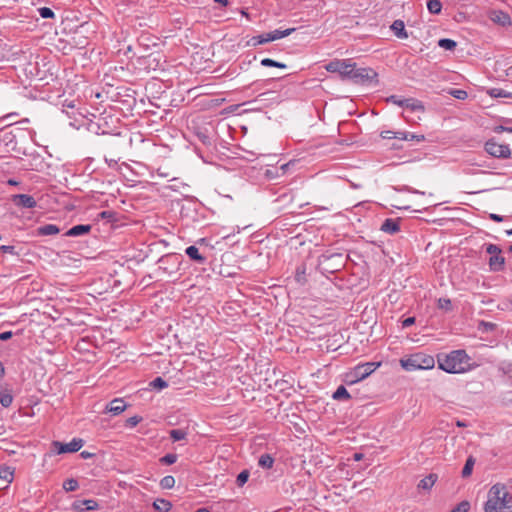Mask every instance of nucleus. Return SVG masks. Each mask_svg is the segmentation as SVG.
Here are the masks:
<instances>
[{
	"instance_id": "63",
	"label": "nucleus",
	"mask_w": 512,
	"mask_h": 512,
	"mask_svg": "<svg viewBox=\"0 0 512 512\" xmlns=\"http://www.w3.org/2000/svg\"><path fill=\"white\" fill-rule=\"evenodd\" d=\"M8 184H10V185H17L18 182L15 181V180L10 179V180H8Z\"/></svg>"
},
{
	"instance_id": "15",
	"label": "nucleus",
	"mask_w": 512,
	"mask_h": 512,
	"mask_svg": "<svg viewBox=\"0 0 512 512\" xmlns=\"http://www.w3.org/2000/svg\"><path fill=\"white\" fill-rule=\"evenodd\" d=\"M92 229V226L89 224H79L71 227L66 233L65 236L68 237H78L85 234H88Z\"/></svg>"
},
{
	"instance_id": "52",
	"label": "nucleus",
	"mask_w": 512,
	"mask_h": 512,
	"mask_svg": "<svg viewBox=\"0 0 512 512\" xmlns=\"http://www.w3.org/2000/svg\"><path fill=\"white\" fill-rule=\"evenodd\" d=\"M393 134H395L394 131H391V130H387V131H382L380 136L383 138V139H393Z\"/></svg>"
},
{
	"instance_id": "40",
	"label": "nucleus",
	"mask_w": 512,
	"mask_h": 512,
	"mask_svg": "<svg viewBox=\"0 0 512 512\" xmlns=\"http://www.w3.org/2000/svg\"><path fill=\"white\" fill-rule=\"evenodd\" d=\"M499 370L502 371L503 374L507 375L512 379V363L511 362H502L499 366Z\"/></svg>"
},
{
	"instance_id": "38",
	"label": "nucleus",
	"mask_w": 512,
	"mask_h": 512,
	"mask_svg": "<svg viewBox=\"0 0 512 512\" xmlns=\"http://www.w3.org/2000/svg\"><path fill=\"white\" fill-rule=\"evenodd\" d=\"M178 459L177 454L174 453H168L162 458H160V462L165 465H172L174 464Z\"/></svg>"
},
{
	"instance_id": "61",
	"label": "nucleus",
	"mask_w": 512,
	"mask_h": 512,
	"mask_svg": "<svg viewBox=\"0 0 512 512\" xmlns=\"http://www.w3.org/2000/svg\"><path fill=\"white\" fill-rule=\"evenodd\" d=\"M361 458H362V454H359V453L354 454V459L356 461L360 460Z\"/></svg>"
},
{
	"instance_id": "9",
	"label": "nucleus",
	"mask_w": 512,
	"mask_h": 512,
	"mask_svg": "<svg viewBox=\"0 0 512 512\" xmlns=\"http://www.w3.org/2000/svg\"><path fill=\"white\" fill-rule=\"evenodd\" d=\"M12 203L18 208L32 209L37 205L33 196L28 194H15L11 197Z\"/></svg>"
},
{
	"instance_id": "25",
	"label": "nucleus",
	"mask_w": 512,
	"mask_h": 512,
	"mask_svg": "<svg viewBox=\"0 0 512 512\" xmlns=\"http://www.w3.org/2000/svg\"><path fill=\"white\" fill-rule=\"evenodd\" d=\"M274 464V458L270 454H262L258 459V465L264 469H271Z\"/></svg>"
},
{
	"instance_id": "21",
	"label": "nucleus",
	"mask_w": 512,
	"mask_h": 512,
	"mask_svg": "<svg viewBox=\"0 0 512 512\" xmlns=\"http://www.w3.org/2000/svg\"><path fill=\"white\" fill-rule=\"evenodd\" d=\"M268 42H272L270 35H269V33H264V34L253 36L252 38H250L247 41V46L255 47V46L262 45V44H265Z\"/></svg>"
},
{
	"instance_id": "30",
	"label": "nucleus",
	"mask_w": 512,
	"mask_h": 512,
	"mask_svg": "<svg viewBox=\"0 0 512 512\" xmlns=\"http://www.w3.org/2000/svg\"><path fill=\"white\" fill-rule=\"evenodd\" d=\"M305 275H306V266L304 264L297 266L296 272H295V280L298 283L303 284L306 281Z\"/></svg>"
},
{
	"instance_id": "39",
	"label": "nucleus",
	"mask_w": 512,
	"mask_h": 512,
	"mask_svg": "<svg viewBox=\"0 0 512 512\" xmlns=\"http://www.w3.org/2000/svg\"><path fill=\"white\" fill-rule=\"evenodd\" d=\"M388 102H392L400 107H408L409 106V99H399L397 96L392 95L387 99Z\"/></svg>"
},
{
	"instance_id": "56",
	"label": "nucleus",
	"mask_w": 512,
	"mask_h": 512,
	"mask_svg": "<svg viewBox=\"0 0 512 512\" xmlns=\"http://www.w3.org/2000/svg\"><path fill=\"white\" fill-rule=\"evenodd\" d=\"M105 161L106 163L108 164L109 167L113 168L117 165V160L115 159H108V158H105Z\"/></svg>"
},
{
	"instance_id": "2",
	"label": "nucleus",
	"mask_w": 512,
	"mask_h": 512,
	"mask_svg": "<svg viewBox=\"0 0 512 512\" xmlns=\"http://www.w3.org/2000/svg\"><path fill=\"white\" fill-rule=\"evenodd\" d=\"M470 357L465 350H454L447 355L438 356V367L452 374L464 373L470 369Z\"/></svg>"
},
{
	"instance_id": "19",
	"label": "nucleus",
	"mask_w": 512,
	"mask_h": 512,
	"mask_svg": "<svg viewBox=\"0 0 512 512\" xmlns=\"http://www.w3.org/2000/svg\"><path fill=\"white\" fill-rule=\"evenodd\" d=\"M391 30L393 31L394 35L399 39H406L408 38V34L405 30V24L402 20H395L391 25Z\"/></svg>"
},
{
	"instance_id": "44",
	"label": "nucleus",
	"mask_w": 512,
	"mask_h": 512,
	"mask_svg": "<svg viewBox=\"0 0 512 512\" xmlns=\"http://www.w3.org/2000/svg\"><path fill=\"white\" fill-rule=\"evenodd\" d=\"M142 421V417L135 415L126 420V427L134 428Z\"/></svg>"
},
{
	"instance_id": "16",
	"label": "nucleus",
	"mask_w": 512,
	"mask_h": 512,
	"mask_svg": "<svg viewBox=\"0 0 512 512\" xmlns=\"http://www.w3.org/2000/svg\"><path fill=\"white\" fill-rule=\"evenodd\" d=\"M186 255L193 261L204 264L206 262V258L199 252V249L194 246H188L185 250Z\"/></svg>"
},
{
	"instance_id": "57",
	"label": "nucleus",
	"mask_w": 512,
	"mask_h": 512,
	"mask_svg": "<svg viewBox=\"0 0 512 512\" xmlns=\"http://www.w3.org/2000/svg\"><path fill=\"white\" fill-rule=\"evenodd\" d=\"M80 456L83 458V459H89L93 456L92 453L88 452V451H82L80 453Z\"/></svg>"
},
{
	"instance_id": "8",
	"label": "nucleus",
	"mask_w": 512,
	"mask_h": 512,
	"mask_svg": "<svg viewBox=\"0 0 512 512\" xmlns=\"http://www.w3.org/2000/svg\"><path fill=\"white\" fill-rule=\"evenodd\" d=\"M379 366H380V363H377V362H366V363L358 364L353 369V372H352V375L355 378L354 381H359V380H363V379L367 378Z\"/></svg>"
},
{
	"instance_id": "48",
	"label": "nucleus",
	"mask_w": 512,
	"mask_h": 512,
	"mask_svg": "<svg viewBox=\"0 0 512 512\" xmlns=\"http://www.w3.org/2000/svg\"><path fill=\"white\" fill-rule=\"evenodd\" d=\"M486 252L491 256L501 254V249L495 244H489L486 247Z\"/></svg>"
},
{
	"instance_id": "54",
	"label": "nucleus",
	"mask_w": 512,
	"mask_h": 512,
	"mask_svg": "<svg viewBox=\"0 0 512 512\" xmlns=\"http://www.w3.org/2000/svg\"><path fill=\"white\" fill-rule=\"evenodd\" d=\"M489 219L492 220V221H495V222H502L503 221V216L495 214V213H490L489 214Z\"/></svg>"
},
{
	"instance_id": "5",
	"label": "nucleus",
	"mask_w": 512,
	"mask_h": 512,
	"mask_svg": "<svg viewBox=\"0 0 512 512\" xmlns=\"http://www.w3.org/2000/svg\"><path fill=\"white\" fill-rule=\"evenodd\" d=\"M378 74L371 68H356L354 66L351 81L356 84L377 82Z\"/></svg>"
},
{
	"instance_id": "46",
	"label": "nucleus",
	"mask_w": 512,
	"mask_h": 512,
	"mask_svg": "<svg viewBox=\"0 0 512 512\" xmlns=\"http://www.w3.org/2000/svg\"><path fill=\"white\" fill-rule=\"evenodd\" d=\"M0 251L3 253L11 254V255H16V256L19 255L18 252L16 251L15 246H13V245H1Z\"/></svg>"
},
{
	"instance_id": "27",
	"label": "nucleus",
	"mask_w": 512,
	"mask_h": 512,
	"mask_svg": "<svg viewBox=\"0 0 512 512\" xmlns=\"http://www.w3.org/2000/svg\"><path fill=\"white\" fill-rule=\"evenodd\" d=\"M294 30H295L294 28H288L285 30L276 29V30L268 32V33L270 35L271 40L275 41V40L282 39L284 37L289 36Z\"/></svg>"
},
{
	"instance_id": "4",
	"label": "nucleus",
	"mask_w": 512,
	"mask_h": 512,
	"mask_svg": "<svg viewBox=\"0 0 512 512\" xmlns=\"http://www.w3.org/2000/svg\"><path fill=\"white\" fill-rule=\"evenodd\" d=\"M355 62L350 59H335L325 65V69L330 73H338L342 80H351Z\"/></svg>"
},
{
	"instance_id": "37",
	"label": "nucleus",
	"mask_w": 512,
	"mask_h": 512,
	"mask_svg": "<svg viewBox=\"0 0 512 512\" xmlns=\"http://www.w3.org/2000/svg\"><path fill=\"white\" fill-rule=\"evenodd\" d=\"M150 386L155 389L161 390L168 387V383L163 378L156 377L154 380L150 382Z\"/></svg>"
},
{
	"instance_id": "43",
	"label": "nucleus",
	"mask_w": 512,
	"mask_h": 512,
	"mask_svg": "<svg viewBox=\"0 0 512 512\" xmlns=\"http://www.w3.org/2000/svg\"><path fill=\"white\" fill-rule=\"evenodd\" d=\"M470 509V504L468 501H462L456 507H454L450 512H468Z\"/></svg>"
},
{
	"instance_id": "32",
	"label": "nucleus",
	"mask_w": 512,
	"mask_h": 512,
	"mask_svg": "<svg viewBox=\"0 0 512 512\" xmlns=\"http://www.w3.org/2000/svg\"><path fill=\"white\" fill-rule=\"evenodd\" d=\"M474 464H475L474 458L472 456L468 457V459L466 460V463L462 469L463 477H468L471 475Z\"/></svg>"
},
{
	"instance_id": "53",
	"label": "nucleus",
	"mask_w": 512,
	"mask_h": 512,
	"mask_svg": "<svg viewBox=\"0 0 512 512\" xmlns=\"http://www.w3.org/2000/svg\"><path fill=\"white\" fill-rule=\"evenodd\" d=\"M13 333L12 331H5L0 334V340L1 341H7L12 337Z\"/></svg>"
},
{
	"instance_id": "7",
	"label": "nucleus",
	"mask_w": 512,
	"mask_h": 512,
	"mask_svg": "<svg viewBox=\"0 0 512 512\" xmlns=\"http://www.w3.org/2000/svg\"><path fill=\"white\" fill-rule=\"evenodd\" d=\"M83 444L84 441L80 438H74L69 443H61L59 441H54L52 443L58 454L77 452L82 448Z\"/></svg>"
},
{
	"instance_id": "45",
	"label": "nucleus",
	"mask_w": 512,
	"mask_h": 512,
	"mask_svg": "<svg viewBox=\"0 0 512 512\" xmlns=\"http://www.w3.org/2000/svg\"><path fill=\"white\" fill-rule=\"evenodd\" d=\"M452 307L451 301L448 298H440L438 300V308L443 310H450Z\"/></svg>"
},
{
	"instance_id": "23",
	"label": "nucleus",
	"mask_w": 512,
	"mask_h": 512,
	"mask_svg": "<svg viewBox=\"0 0 512 512\" xmlns=\"http://www.w3.org/2000/svg\"><path fill=\"white\" fill-rule=\"evenodd\" d=\"M12 402H13L12 391L7 388L0 390V404L3 407L8 408L9 406H11Z\"/></svg>"
},
{
	"instance_id": "51",
	"label": "nucleus",
	"mask_w": 512,
	"mask_h": 512,
	"mask_svg": "<svg viewBox=\"0 0 512 512\" xmlns=\"http://www.w3.org/2000/svg\"><path fill=\"white\" fill-rule=\"evenodd\" d=\"M414 323H415V318L414 317H408V318L403 320L402 327L403 328H407V327L413 325Z\"/></svg>"
},
{
	"instance_id": "50",
	"label": "nucleus",
	"mask_w": 512,
	"mask_h": 512,
	"mask_svg": "<svg viewBox=\"0 0 512 512\" xmlns=\"http://www.w3.org/2000/svg\"><path fill=\"white\" fill-rule=\"evenodd\" d=\"M393 137L395 139L406 140L407 137H408V132H406V131H397V132H395V134H393Z\"/></svg>"
},
{
	"instance_id": "10",
	"label": "nucleus",
	"mask_w": 512,
	"mask_h": 512,
	"mask_svg": "<svg viewBox=\"0 0 512 512\" xmlns=\"http://www.w3.org/2000/svg\"><path fill=\"white\" fill-rule=\"evenodd\" d=\"M292 165H294V162L290 161V162L280 165L279 167H274V166L268 167L264 172V176L268 180L277 179L281 176H284L288 172L289 167Z\"/></svg>"
},
{
	"instance_id": "28",
	"label": "nucleus",
	"mask_w": 512,
	"mask_h": 512,
	"mask_svg": "<svg viewBox=\"0 0 512 512\" xmlns=\"http://www.w3.org/2000/svg\"><path fill=\"white\" fill-rule=\"evenodd\" d=\"M438 46L445 50H454L457 46L456 41L449 38H442L438 41Z\"/></svg>"
},
{
	"instance_id": "3",
	"label": "nucleus",
	"mask_w": 512,
	"mask_h": 512,
	"mask_svg": "<svg viewBox=\"0 0 512 512\" xmlns=\"http://www.w3.org/2000/svg\"><path fill=\"white\" fill-rule=\"evenodd\" d=\"M401 367L406 371L428 370L435 365V360L431 355L419 352L411 354L400 359Z\"/></svg>"
},
{
	"instance_id": "13",
	"label": "nucleus",
	"mask_w": 512,
	"mask_h": 512,
	"mask_svg": "<svg viewBox=\"0 0 512 512\" xmlns=\"http://www.w3.org/2000/svg\"><path fill=\"white\" fill-rule=\"evenodd\" d=\"M126 408L127 405L122 398H115L106 406V411L113 415H119L124 412Z\"/></svg>"
},
{
	"instance_id": "26",
	"label": "nucleus",
	"mask_w": 512,
	"mask_h": 512,
	"mask_svg": "<svg viewBox=\"0 0 512 512\" xmlns=\"http://www.w3.org/2000/svg\"><path fill=\"white\" fill-rule=\"evenodd\" d=\"M334 400L343 401V400H349L351 398L349 392L347 389L341 385L339 386L336 391L332 395Z\"/></svg>"
},
{
	"instance_id": "17",
	"label": "nucleus",
	"mask_w": 512,
	"mask_h": 512,
	"mask_svg": "<svg viewBox=\"0 0 512 512\" xmlns=\"http://www.w3.org/2000/svg\"><path fill=\"white\" fill-rule=\"evenodd\" d=\"M13 480V471L8 466H0V486L7 487Z\"/></svg>"
},
{
	"instance_id": "20",
	"label": "nucleus",
	"mask_w": 512,
	"mask_h": 512,
	"mask_svg": "<svg viewBox=\"0 0 512 512\" xmlns=\"http://www.w3.org/2000/svg\"><path fill=\"white\" fill-rule=\"evenodd\" d=\"M505 259L501 254L491 256L489 259V266L492 271L499 272L504 268Z\"/></svg>"
},
{
	"instance_id": "33",
	"label": "nucleus",
	"mask_w": 512,
	"mask_h": 512,
	"mask_svg": "<svg viewBox=\"0 0 512 512\" xmlns=\"http://www.w3.org/2000/svg\"><path fill=\"white\" fill-rule=\"evenodd\" d=\"M489 95L494 98H509L512 94L501 88H492L489 90Z\"/></svg>"
},
{
	"instance_id": "34",
	"label": "nucleus",
	"mask_w": 512,
	"mask_h": 512,
	"mask_svg": "<svg viewBox=\"0 0 512 512\" xmlns=\"http://www.w3.org/2000/svg\"><path fill=\"white\" fill-rule=\"evenodd\" d=\"M169 435L173 441H180L186 438L187 432L182 429H172L170 430Z\"/></svg>"
},
{
	"instance_id": "31",
	"label": "nucleus",
	"mask_w": 512,
	"mask_h": 512,
	"mask_svg": "<svg viewBox=\"0 0 512 512\" xmlns=\"http://www.w3.org/2000/svg\"><path fill=\"white\" fill-rule=\"evenodd\" d=\"M261 65L265 66V67H276V68H281V69H285L287 67V65L285 63L278 62V61H275L270 58L262 59Z\"/></svg>"
},
{
	"instance_id": "18",
	"label": "nucleus",
	"mask_w": 512,
	"mask_h": 512,
	"mask_svg": "<svg viewBox=\"0 0 512 512\" xmlns=\"http://www.w3.org/2000/svg\"><path fill=\"white\" fill-rule=\"evenodd\" d=\"M59 232H60V229L55 224H45V225L37 227V229H36V234L38 236L56 235Z\"/></svg>"
},
{
	"instance_id": "59",
	"label": "nucleus",
	"mask_w": 512,
	"mask_h": 512,
	"mask_svg": "<svg viewBox=\"0 0 512 512\" xmlns=\"http://www.w3.org/2000/svg\"><path fill=\"white\" fill-rule=\"evenodd\" d=\"M214 1L223 6H227V4H228V0H214Z\"/></svg>"
},
{
	"instance_id": "49",
	"label": "nucleus",
	"mask_w": 512,
	"mask_h": 512,
	"mask_svg": "<svg viewBox=\"0 0 512 512\" xmlns=\"http://www.w3.org/2000/svg\"><path fill=\"white\" fill-rule=\"evenodd\" d=\"M425 140V136L423 134H414L408 132V137L406 141H416V142H423Z\"/></svg>"
},
{
	"instance_id": "22",
	"label": "nucleus",
	"mask_w": 512,
	"mask_h": 512,
	"mask_svg": "<svg viewBox=\"0 0 512 512\" xmlns=\"http://www.w3.org/2000/svg\"><path fill=\"white\" fill-rule=\"evenodd\" d=\"M437 478L438 477L436 474H434V473L429 474L428 476H426L425 478L420 480V482L418 484V488L423 489V490H430L433 487V485L435 484V482L437 481Z\"/></svg>"
},
{
	"instance_id": "12",
	"label": "nucleus",
	"mask_w": 512,
	"mask_h": 512,
	"mask_svg": "<svg viewBox=\"0 0 512 512\" xmlns=\"http://www.w3.org/2000/svg\"><path fill=\"white\" fill-rule=\"evenodd\" d=\"M73 508L77 512L93 511L99 508V504L93 499L79 500L73 503Z\"/></svg>"
},
{
	"instance_id": "14",
	"label": "nucleus",
	"mask_w": 512,
	"mask_h": 512,
	"mask_svg": "<svg viewBox=\"0 0 512 512\" xmlns=\"http://www.w3.org/2000/svg\"><path fill=\"white\" fill-rule=\"evenodd\" d=\"M399 223L400 219L387 218L382 223L380 230L391 235L395 234L400 230Z\"/></svg>"
},
{
	"instance_id": "58",
	"label": "nucleus",
	"mask_w": 512,
	"mask_h": 512,
	"mask_svg": "<svg viewBox=\"0 0 512 512\" xmlns=\"http://www.w3.org/2000/svg\"><path fill=\"white\" fill-rule=\"evenodd\" d=\"M5 374V368L2 362H0V379L3 378Z\"/></svg>"
},
{
	"instance_id": "11",
	"label": "nucleus",
	"mask_w": 512,
	"mask_h": 512,
	"mask_svg": "<svg viewBox=\"0 0 512 512\" xmlns=\"http://www.w3.org/2000/svg\"><path fill=\"white\" fill-rule=\"evenodd\" d=\"M489 19L501 26H508L511 24L510 16L502 10H492L489 12Z\"/></svg>"
},
{
	"instance_id": "55",
	"label": "nucleus",
	"mask_w": 512,
	"mask_h": 512,
	"mask_svg": "<svg viewBox=\"0 0 512 512\" xmlns=\"http://www.w3.org/2000/svg\"><path fill=\"white\" fill-rule=\"evenodd\" d=\"M408 107H410L412 110L423 109V105L419 101H416V102L412 103L411 105L409 104Z\"/></svg>"
},
{
	"instance_id": "35",
	"label": "nucleus",
	"mask_w": 512,
	"mask_h": 512,
	"mask_svg": "<svg viewBox=\"0 0 512 512\" xmlns=\"http://www.w3.org/2000/svg\"><path fill=\"white\" fill-rule=\"evenodd\" d=\"M175 485V478L171 475H167L160 480V487L162 489H171Z\"/></svg>"
},
{
	"instance_id": "60",
	"label": "nucleus",
	"mask_w": 512,
	"mask_h": 512,
	"mask_svg": "<svg viewBox=\"0 0 512 512\" xmlns=\"http://www.w3.org/2000/svg\"><path fill=\"white\" fill-rule=\"evenodd\" d=\"M506 128H507V127H505V126H498V127L496 128V131H497V132H500V131H505V132H506Z\"/></svg>"
},
{
	"instance_id": "36",
	"label": "nucleus",
	"mask_w": 512,
	"mask_h": 512,
	"mask_svg": "<svg viewBox=\"0 0 512 512\" xmlns=\"http://www.w3.org/2000/svg\"><path fill=\"white\" fill-rule=\"evenodd\" d=\"M79 487L78 481L74 478H70L64 481L63 489L67 492H72L77 490Z\"/></svg>"
},
{
	"instance_id": "24",
	"label": "nucleus",
	"mask_w": 512,
	"mask_h": 512,
	"mask_svg": "<svg viewBox=\"0 0 512 512\" xmlns=\"http://www.w3.org/2000/svg\"><path fill=\"white\" fill-rule=\"evenodd\" d=\"M153 508L159 512H169L172 508V504L166 499L159 498L153 502Z\"/></svg>"
},
{
	"instance_id": "41",
	"label": "nucleus",
	"mask_w": 512,
	"mask_h": 512,
	"mask_svg": "<svg viewBox=\"0 0 512 512\" xmlns=\"http://www.w3.org/2000/svg\"><path fill=\"white\" fill-rule=\"evenodd\" d=\"M248 478H249V471L248 470L241 471L238 474L237 479H236L237 485L239 487H242L248 481Z\"/></svg>"
},
{
	"instance_id": "47",
	"label": "nucleus",
	"mask_w": 512,
	"mask_h": 512,
	"mask_svg": "<svg viewBox=\"0 0 512 512\" xmlns=\"http://www.w3.org/2000/svg\"><path fill=\"white\" fill-rule=\"evenodd\" d=\"M450 94L460 100H463L467 97V92L461 89H453L450 91Z\"/></svg>"
},
{
	"instance_id": "64",
	"label": "nucleus",
	"mask_w": 512,
	"mask_h": 512,
	"mask_svg": "<svg viewBox=\"0 0 512 512\" xmlns=\"http://www.w3.org/2000/svg\"><path fill=\"white\" fill-rule=\"evenodd\" d=\"M506 234H507L508 236H512V228H511V229H509V230H506Z\"/></svg>"
},
{
	"instance_id": "6",
	"label": "nucleus",
	"mask_w": 512,
	"mask_h": 512,
	"mask_svg": "<svg viewBox=\"0 0 512 512\" xmlns=\"http://www.w3.org/2000/svg\"><path fill=\"white\" fill-rule=\"evenodd\" d=\"M485 151L493 157L503 159L509 158L511 155L509 145L499 144L495 142L493 139H490L485 143Z\"/></svg>"
},
{
	"instance_id": "42",
	"label": "nucleus",
	"mask_w": 512,
	"mask_h": 512,
	"mask_svg": "<svg viewBox=\"0 0 512 512\" xmlns=\"http://www.w3.org/2000/svg\"><path fill=\"white\" fill-rule=\"evenodd\" d=\"M39 15L44 19L54 18L55 13L49 7H41L38 9Z\"/></svg>"
},
{
	"instance_id": "62",
	"label": "nucleus",
	"mask_w": 512,
	"mask_h": 512,
	"mask_svg": "<svg viewBox=\"0 0 512 512\" xmlns=\"http://www.w3.org/2000/svg\"><path fill=\"white\" fill-rule=\"evenodd\" d=\"M196 512H210L207 508H199Z\"/></svg>"
},
{
	"instance_id": "29",
	"label": "nucleus",
	"mask_w": 512,
	"mask_h": 512,
	"mask_svg": "<svg viewBox=\"0 0 512 512\" xmlns=\"http://www.w3.org/2000/svg\"><path fill=\"white\" fill-rule=\"evenodd\" d=\"M427 8L431 14H439L442 9V4L439 0H428Z\"/></svg>"
},
{
	"instance_id": "1",
	"label": "nucleus",
	"mask_w": 512,
	"mask_h": 512,
	"mask_svg": "<svg viewBox=\"0 0 512 512\" xmlns=\"http://www.w3.org/2000/svg\"><path fill=\"white\" fill-rule=\"evenodd\" d=\"M485 512H511L512 495L505 484L496 483L488 491Z\"/></svg>"
}]
</instances>
